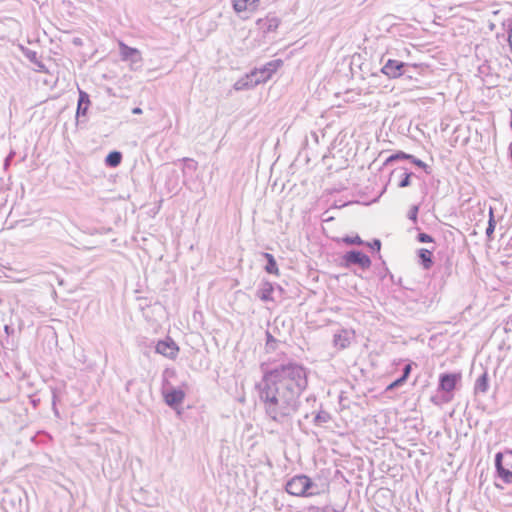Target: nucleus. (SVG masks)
<instances>
[{
	"mask_svg": "<svg viewBox=\"0 0 512 512\" xmlns=\"http://www.w3.org/2000/svg\"><path fill=\"white\" fill-rule=\"evenodd\" d=\"M307 385L306 368L295 361H287L265 371L255 389L266 417L284 424L297 413Z\"/></svg>",
	"mask_w": 512,
	"mask_h": 512,
	"instance_id": "obj_1",
	"label": "nucleus"
},
{
	"mask_svg": "<svg viewBox=\"0 0 512 512\" xmlns=\"http://www.w3.org/2000/svg\"><path fill=\"white\" fill-rule=\"evenodd\" d=\"M286 491L298 497H309L320 494L317 484L306 475H296L292 477L285 487Z\"/></svg>",
	"mask_w": 512,
	"mask_h": 512,
	"instance_id": "obj_2",
	"label": "nucleus"
},
{
	"mask_svg": "<svg viewBox=\"0 0 512 512\" xmlns=\"http://www.w3.org/2000/svg\"><path fill=\"white\" fill-rule=\"evenodd\" d=\"M416 68V65H411L395 59H389L383 65L381 72L391 79H395L404 75L411 78V70Z\"/></svg>",
	"mask_w": 512,
	"mask_h": 512,
	"instance_id": "obj_3",
	"label": "nucleus"
},
{
	"mask_svg": "<svg viewBox=\"0 0 512 512\" xmlns=\"http://www.w3.org/2000/svg\"><path fill=\"white\" fill-rule=\"evenodd\" d=\"M120 55L122 60L130 61L132 68H138L142 63V56L139 50L127 46L125 43H119Z\"/></svg>",
	"mask_w": 512,
	"mask_h": 512,
	"instance_id": "obj_4",
	"label": "nucleus"
},
{
	"mask_svg": "<svg viewBox=\"0 0 512 512\" xmlns=\"http://www.w3.org/2000/svg\"><path fill=\"white\" fill-rule=\"evenodd\" d=\"M343 260L345 261L347 267L350 265H358L365 270L371 266L370 258L360 251L353 250L347 252L343 257Z\"/></svg>",
	"mask_w": 512,
	"mask_h": 512,
	"instance_id": "obj_5",
	"label": "nucleus"
},
{
	"mask_svg": "<svg viewBox=\"0 0 512 512\" xmlns=\"http://www.w3.org/2000/svg\"><path fill=\"white\" fill-rule=\"evenodd\" d=\"M155 350L157 353L169 359H175L178 354L179 348L172 339L168 338L166 340L158 341Z\"/></svg>",
	"mask_w": 512,
	"mask_h": 512,
	"instance_id": "obj_6",
	"label": "nucleus"
},
{
	"mask_svg": "<svg viewBox=\"0 0 512 512\" xmlns=\"http://www.w3.org/2000/svg\"><path fill=\"white\" fill-rule=\"evenodd\" d=\"M163 396L168 406L176 407L183 402L185 392L179 388L171 387L163 390Z\"/></svg>",
	"mask_w": 512,
	"mask_h": 512,
	"instance_id": "obj_7",
	"label": "nucleus"
},
{
	"mask_svg": "<svg viewBox=\"0 0 512 512\" xmlns=\"http://www.w3.org/2000/svg\"><path fill=\"white\" fill-rule=\"evenodd\" d=\"M352 339L353 333L349 330L342 329L334 334L333 343L338 349H345L350 345Z\"/></svg>",
	"mask_w": 512,
	"mask_h": 512,
	"instance_id": "obj_8",
	"label": "nucleus"
},
{
	"mask_svg": "<svg viewBox=\"0 0 512 512\" xmlns=\"http://www.w3.org/2000/svg\"><path fill=\"white\" fill-rule=\"evenodd\" d=\"M89 105H90L89 95L86 92L79 90V99H78V105H77V111H76L77 124L80 123L81 117L86 116Z\"/></svg>",
	"mask_w": 512,
	"mask_h": 512,
	"instance_id": "obj_9",
	"label": "nucleus"
},
{
	"mask_svg": "<svg viewBox=\"0 0 512 512\" xmlns=\"http://www.w3.org/2000/svg\"><path fill=\"white\" fill-rule=\"evenodd\" d=\"M459 378L457 374H442L439 379V389L445 392L453 391Z\"/></svg>",
	"mask_w": 512,
	"mask_h": 512,
	"instance_id": "obj_10",
	"label": "nucleus"
},
{
	"mask_svg": "<svg viewBox=\"0 0 512 512\" xmlns=\"http://www.w3.org/2000/svg\"><path fill=\"white\" fill-rule=\"evenodd\" d=\"M259 0H232V7L238 14L245 11H254L258 6Z\"/></svg>",
	"mask_w": 512,
	"mask_h": 512,
	"instance_id": "obj_11",
	"label": "nucleus"
},
{
	"mask_svg": "<svg viewBox=\"0 0 512 512\" xmlns=\"http://www.w3.org/2000/svg\"><path fill=\"white\" fill-rule=\"evenodd\" d=\"M253 77L254 75L251 74V72L246 74L244 77H241L235 82L234 89L236 91H242L254 88L257 86V80H254Z\"/></svg>",
	"mask_w": 512,
	"mask_h": 512,
	"instance_id": "obj_12",
	"label": "nucleus"
},
{
	"mask_svg": "<svg viewBox=\"0 0 512 512\" xmlns=\"http://www.w3.org/2000/svg\"><path fill=\"white\" fill-rule=\"evenodd\" d=\"M399 175L400 177V180L397 184V186L399 188H405V187H408L411 183H410V178L411 176L413 175V173L411 172H407L406 169H396L392 172L391 176L392 177H395Z\"/></svg>",
	"mask_w": 512,
	"mask_h": 512,
	"instance_id": "obj_13",
	"label": "nucleus"
},
{
	"mask_svg": "<svg viewBox=\"0 0 512 512\" xmlns=\"http://www.w3.org/2000/svg\"><path fill=\"white\" fill-rule=\"evenodd\" d=\"M489 388L488 373L484 371L476 380L474 390L475 393H486Z\"/></svg>",
	"mask_w": 512,
	"mask_h": 512,
	"instance_id": "obj_14",
	"label": "nucleus"
},
{
	"mask_svg": "<svg viewBox=\"0 0 512 512\" xmlns=\"http://www.w3.org/2000/svg\"><path fill=\"white\" fill-rule=\"evenodd\" d=\"M273 290H274V287H273L272 283L265 282L262 284V286L258 290L257 295L262 301H271V300H273V297H272Z\"/></svg>",
	"mask_w": 512,
	"mask_h": 512,
	"instance_id": "obj_15",
	"label": "nucleus"
},
{
	"mask_svg": "<svg viewBox=\"0 0 512 512\" xmlns=\"http://www.w3.org/2000/svg\"><path fill=\"white\" fill-rule=\"evenodd\" d=\"M418 256L424 269H430L432 267L433 261L431 250L422 248L419 250Z\"/></svg>",
	"mask_w": 512,
	"mask_h": 512,
	"instance_id": "obj_16",
	"label": "nucleus"
},
{
	"mask_svg": "<svg viewBox=\"0 0 512 512\" xmlns=\"http://www.w3.org/2000/svg\"><path fill=\"white\" fill-rule=\"evenodd\" d=\"M282 64L283 62L280 59L270 61L262 67V73L265 74L266 78H271L273 73H275Z\"/></svg>",
	"mask_w": 512,
	"mask_h": 512,
	"instance_id": "obj_17",
	"label": "nucleus"
},
{
	"mask_svg": "<svg viewBox=\"0 0 512 512\" xmlns=\"http://www.w3.org/2000/svg\"><path fill=\"white\" fill-rule=\"evenodd\" d=\"M264 258L267 260V264L265 266V270L267 273L278 275L279 270L277 267L276 260L274 256L270 253H263Z\"/></svg>",
	"mask_w": 512,
	"mask_h": 512,
	"instance_id": "obj_18",
	"label": "nucleus"
},
{
	"mask_svg": "<svg viewBox=\"0 0 512 512\" xmlns=\"http://www.w3.org/2000/svg\"><path fill=\"white\" fill-rule=\"evenodd\" d=\"M122 154L118 151L110 152L106 157V164L110 167H116L121 163Z\"/></svg>",
	"mask_w": 512,
	"mask_h": 512,
	"instance_id": "obj_19",
	"label": "nucleus"
},
{
	"mask_svg": "<svg viewBox=\"0 0 512 512\" xmlns=\"http://www.w3.org/2000/svg\"><path fill=\"white\" fill-rule=\"evenodd\" d=\"M331 419L330 414L326 411H320L316 414L314 418V423L317 425L324 424L329 422Z\"/></svg>",
	"mask_w": 512,
	"mask_h": 512,
	"instance_id": "obj_20",
	"label": "nucleus"
},
{
	"mask_svg": "<svg viewBox=\"0 0 512 512\" xmlns=\"http://www.w3.org/2000/svg\"><path fill=\"white\" fill-rule=\"evenodd\" d=\"M498 475L504 480L506 483H512V471L505 469L503 466L497 469Z\"/></svg>",
	"mask_w": 512,
	"mask_h": 512,
	"instance_id": "obj_21",
	"label": "nucleus"
},
{
	"mask_svg": "<svg viewBox=\"0 0 512 512\" xmlns=\"http://www.w3.org/2000/svg\"><path fill=\"white\" fill-rule=\"evenodd\" d=\"M251 74L254 75V80H257V85L260 84V83H265L266 81H268L270 78H266L265 77V74L262 73V68H259V69H255L253 71H251Z\"/></svg>",
	"mask_w": 512,
	"mask_h": 512,
	"instance_id": "obj_22",
	"label": "nucleus"
},
{
	"mask_svg": "<svg viewBox=\"0 0 512 512\" xmlns=\"http://www.w3.org/2000/svg\"><path fill=\"white\" fill-rule=\"evenodd\" d=\"M410 158H413V155L407 154L405 152H398V153H395V154L391 155L390 157H388L386 160V163H389V162H392L395 160H400V159L409 160Z\"/></svg>",
	"mask_w": 512,
	"mask_h": 512,
	"instance_id": "obj_23",
	"label": "nucleus"
},
{
	"mask_svg": "<svg viewBox=\"0 0 512 512\" xmlns=\"http://www.w3.org/2000/svg\"><path fill=\"white\" fill-rule=\"evenodd\" d=\"M343 242L346 244H349V245H352V244L362 245L364 243L358 235H356L355 237H349V236L344 237Z\"/></svg>",
	"mask_w": 512,
	"mask_h": 512,
	"instance_id": "obj_24",
	"label": "nucleus"
},
{
	"mask_svg": "<svg viewBox=\"0 0 512 512\" xmlns=\"http://www.w3.org/2000/svg\"><path fill=\"white\" fill-rule=\"evenodd\" d=\"M495 226H496V222L495 220H492V221H488V226L486 228V235L489 239H492V235L494 233V230H495Z\"/></svg>",
	"mask_w": 512,
	"mask_h": 512,
	"instance_id": "obj_25",
	"label": "nucleus"
},
{
	"mask_svg": "<svg viewBox=\"0 0 512 512\" xmlns=\"http://www.w3.org/2000/svg\"><path fill=\"white\" fill-rule=\"evenodd\" d=\"M409 160H410L413 164H415L416 166H418V167H420V168L424 169V170L426 171V173H429V172L427 171L428 165H427L426 163H424L422 160H420V159H418V158H416V157H414V156H413V158H410Z\"/></svg>",
	"mask_w": 512,
	"mask_h": 512,
	"instance_id": "obj_26",
	"label": "nucleus"
},
{
	"mask_svg": "<svg viewBox=\"0 0 512 512\" xmlns=\"http://www.w3.org/2000/svg\"><path fill=\"white\" fill-rule=\"evenodd\" d=\"M417 238H418V241L422 242V243L433 242L432 236H430L427 233H419Z\"/></svg>",
	"mask_w": 512,
	"mask_h": 512,
	"instance_id": "obj_27",
	"label": "nucleus"
},
{
	"mask_svg": "<svg viewBox=\"0 0 512 512\" xmlns=\"http://www.w3.org/2000/svg\"><path fill=\"white\" fill-rule=\"evenodd\" d=\"M417 214H418V206H412L410 211H409V219H411L412 221H416L417 220Z\"/></svg>",
	"mask_w": 512,
	"mask_h": 512,
	"instance_id": "obj_28",
	"label": "nucleus"
},
{
	"mask_svg": "<svg viewBox=\"0 0 512 512\" xmlns=\"http://www.w3.org/2000/svg\"><path fill=\"white\" fill-rule=\"evenodd\" d=\"M368 246L373 249L379 251L381 248V242L378 239L373 240L372 243H368Z\"/></svg>",
	"mask_w": 512,
	"mask_h": 512,
	"instance_id": "obj_29",
	"label": "nucleus"
},
{
	"mask_svg": "<svg viewBox=\"0 0 512 512\" xmlns=\"http://www.w3.org/2000/svg\"><path fill=\"white\" fill-rule=\"evenodd\" d=\"M503 465H502V453H497L496 456H495V467H496V470L498 468H501Z\"/></svg>",
	"mask_w": 512,
	"mask_h": 512,
	"instance_id": "obj_30",
	"label": "nucleus"
},
{
	"mask_svg": "<svg viewBox=\"0 0 512 512\" xmlns=\"http://www.w3.org/2000/svg\"><path fill=\"white\" fill-rule=\"evenodd\" d=\"M15 153L14 152H10L9 155L5 158V161H4V169H8V167L10 166V163L14 157Z\"/></svg>",
	"mask_w": 512,
	"mask_h": 512,
	"instance_id": "obj_31",
	"label": "nucleus"
},
{
	"mask_svg": "<svg viewBox=\"0 0 512 512\" xmlns=\"http://www.w3.org/2000/svg\"><path fill=\"white\" fill-rule=\"evenodd\" d=\"M410 373H411V364H407V365H405V367L403 369L402 377H404L407 380Z\"/></svg>",
	"mask_w": 512,
	"mask_h": 512,
	"instance_id": "obj_32",
	"label": "nucleus"
},
{
	"mask_svg": "<svg viewBox=\"0 0 512 512\" xmlns=\"http://www.w3.org/2000/svg\"><path fill=\"white\" fill-rule=\"evenodd\" d=\"M406 379L404 377H400L394 381V385H397V387L403 385L405 383Z\"/></svg>",
	"mask_w": 512,
	"mask_h": 512,
	"instance_id": "obj_33",
	"label": "nucleus"
},
{
	"mask_svg": "<svg viewBox=\"0 0 512 512\" xmlns=\"http://www.w3.org/2000/svg\"><path fill=\"white\" fill-rule=\"evenodd\" d=\"M184 161H185V162H188V163H191V164H192L193 169H195V168H196L197 163H196V162H194L192 159L184 158Z\"/></svg>",
	"mask_w": 512,
	"mask_h": 512,
	"instance_id": "obj_34",
	"label": "nucleus"
},
{
	"mask_svg": "<svg viewBox=\"0 0 512 512\" xmlns=\"http://www.w3.org/2000/svg\"><path fill=\"white\" fill-rule=\"evenodd\" d=\"M492 220H495L494 219V211H493V208L490 207V209H489V221H492Z\"/></svg>",
	"mask_w": 512,
	"mask_h": 512,
	"instance_id": "obj_35",
	"label": "nucleus"
},
{
	"mask_svg": "<svg viewBox=\"0 0 512 512\" xmlns=\"http://www.w3.org/2000/svg\"><path fill=\"white\" fill-rule=\"evenodd\" d=\"M132 113L133 114H141L142 113V109L139 108V107H135L132 109Z\"/></svg>",
	"mask_w": 512,
	"mask_h": 512,
	"instance_id": "obj_36",
	"label": "nucleus"
},
{
	"mask_svg": "<svg viewBox=\"0 0 512 512\" xmlns=\"http://www.w3.org/2000/svg\"><path fill=\"white\" fill-rule=\"evenodd\" d=\"M395 388H397V385H394V381L387 386V390H393Z\"/></svg>",
	"mask_w": 512,
	"mask_h": 512,
	"instance_id": "obj_37",
	"label": "nucleus"
},
{
	"mask_svg": "<svg viewBox=\"0 0 512 512\" xmlns=\"http://www.w3.org/2000/svg\"><path fill=\"white\" fill-rule=\"evenodd\" d=\"M267 338H268L267 345H269V342L271 340H273V338H272L271 334H269V333H267Z\"/></svg>",
	"mask_w": 512,
	"mask_h": 512,
	"instance_id": "obj_38",
	"label": "nucleus"
},
{
	"mask_svg": "<svg viewBox=\"0 0 512 512\" xmlns=\"http://www.w3.org/2000/svg\"><path fill=\"white\" fill-rule=\"evenodd\" d=\"M272 26L277 27V24L271 23V25H269V28H272Z\"/></svg>",
	"mask_w": 512,
	"mask_h": 512,
	"instance_id": "obj_39",
	"label": "nucleus"
},
{
	"mask_svg": "<svg viewBox=\"0 0 512 512\" xmlns=\"http://www.w3.org/2000/svg\"><path fill=\"white\" fill-rule=\"evenodd\" d=\"M272 26L277 27V24L271 23V25H269V28H272Z\"/></svg>",
	"mask_w": 512,
	"mask_h": 512,
	"instance_id": "obj_40",
	"label": "nucleus"
},
{
	"mask_svg": "<svg viewBox=\"0 0 512 512\" xmlns=\"http://www.w3.org/2000/svg\"><path fill=\"white\" fill-rule=\"evenodd\" d=\"M272 26L277 27V24L271 23V25H269V28H272Z\"/></svg>",
	"mask_w": 512,
	"mask_h": 512,
	"instance_id": "obj_41",
	"label": "nucleus"
}]
</instances>
